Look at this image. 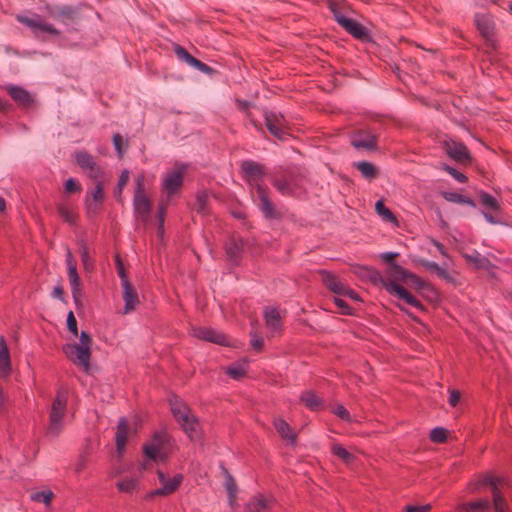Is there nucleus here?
Wrapping results in <instances>:
<instances>
[{
  "label": "nucleus",
  "mask_w": 512,
  "mask_h": 512,
  "mask_svg": "<svg viewBox=\"0 0 512 512\" xmlns=\"http://www.w3.org/2000/svg\"><path fill=\"white\" fill-rule=\"evenodd\" d=\"M241 168L252 187L254 201L262 214L266 218L276 217V211L269 199L267 188L261 184L264 175L263 167L254 161H244Z\"/></svg>",
  "instance_id": "nucleus-1"
},
{
  "label": "nucleus",
  "mask_w": 512,
  "mask_h": 512,
  "mask_svg": "<svg viewBox=\"0 0 512 512\" xmlns=\"http://www.w3.org/2000/svg\"><path fill=\"white\" fill-rule=\"evenodd\" d=\"M170 408L176 421L192 441L200 439V425L197 418L191 413L188 406L178 397L169 400Z\"/></svg>",
  "instance_id": "nucleus-2"
},
{
  "label": "nucleus",
  "mask_w": 512,
  "mask_h": 512,
  "mask_svg": "<svg viewBox=\"0 0 512 512\" xmlns=\"http://www.w3.org/2000/svg\"><path fill=\"white\" fill-rule=\"evenodd\" d=\"M68 397L69 392L66 388L58 389L49 411V423L46 431L49 437H57L64 428Z\"/></svg>",
  "instance_id": "nucleus-3"
},
{
  "label": "nucleus",
  "mask_w": 512,
  "mask_h": 512,
  "mask_svg": "<svg viewBox=\"0 0 512 512\" xmlns=\"http://www.w3.org/2000/svg\"><path fill=\"white\" fill-rule=\"evenodd\" d=\"M173 445V439L168 433L159 431L143 446V452L146 458L154 462H164L172 452Z\"/></svg>",
  "instance_id": "nucleus-4"
},
{
  "label": "nucleus",
  "mask_w": 512,
  "mask_h": 512,
  "mask_svg": "<svg viewBox=\"0 0 512 512\" xmlns=\"http://www.w3.org/2000/svg\"><path fill=\"white\" fill-rule=\"evenodd\" d=\"M328 7L335 17L337 23L348 33L358 39L367 37V29L357 21L344 14L345 4L338 0H329Z\"/></svg>",
  "instance_id": "nucleus-5"
},
{
  "label": "nucleus",
  "mask_w": 512,
  "mask_h": 512,
  "mask_svg": "<svg viewBox=\"0 0 512 512\" xmlns=\"http://www.w3.org/2000/svg\"><path fill=\"white\" fill-rule=\"evenodd\" d=\"M19 22L31 29L33 34L38 38H46L47 36H57L59 30L52 24L48 23L42 16L32 14L29 16H17Z\"/></svg>",
  "instance_id": "nucleus-6"
},
{
  "label": "nucleus",
  "mask_w": 512,
  "mask_h": 512,
  "mask_svg": "<svg viewBox=\"0 0 512 512\" xmlns=\"http://www.w3.org/2000/svg\"><path fill=\"white\" fill-rule=\"evenodd\" d=\"M474 21L480 35L486 40V46L496 51L498 49V42L493 16L489 13H477Z\"/></svg>",
  "instance_id": "nucleus-7"
},
{
  "label": "nucleus",
  "mask_w": 512,
  "mask_h": 512,
  "mask_svg": "<svg viewBox=\"0 0 512 512\" xmlns=\"http://www.w3.org/2000/svg\"><path fill=\"white\" fill-rule=\"evenodd\" d=\"M158 481L160 483V487L150 491L147 495V499H151L156 496H167L174 493L183 481V475L180 473L174 474L170 476L169 474L158 470L157 471Z\"/></svg>",
  "instance_id": "nucleus-8"
},
{
  "label": "nucleus",
  "mask_w": 512,
  "mask_h": 512,
  "mask_svg": "<svg viewBox=\"0 0 512 512\" xmlns=\"http://www.w3.org/2000/svg\"><path fill=\"white\" fill-rule=\"evenodd\" d=\"M385 281H393L397 284H399V282H403L405 284H411L417 288H420L423 285V282L419 277L410 273L397 263H391V265L387 266L386 278L381 279L383 286Z\"/></svg>",
  "instance_id": "nucleus-9"
},
{
  "label": "nucleus",
  "mask_w": 512,
  "mask_h": 512,
  "mask_svg": "<svg viewBox=\"0 0 512 512\" xmlns=\"http://www.w3.org/2000/svg\"><path fill=\"white\" fill-rule=\"evenodd\" d=\"M63 352L69 360L84 371L89 370L91 349L77 343H68L63 347Z\"/></svg>",
  "instance_id": "nucleus-10"
},
{
  "label": "nucleus",
  "mask_w": 512,
  "mask_h": 512,
  "mask_svg": "<svg viewBox=\"0 0 512 512\" xmlns=\"http://www.w3.org/2000/svg\"><path fill=\"white\" fill-rule=\"evenodd\" d=\"M264 119L268 131L276 139L285 140L289 136L287 120L283 115L273 111H266Z\"/></svg>",
  "instance_id": "nucleus-11"
},
{
  "label": "nucleus",
  "mask_w": 512,
  "mask_h": 512,
  "mask_svg": "<svg viewBox=\"0 0 512 512\" xmlns=\"http://www.w3.org/2000/svg\"><path fill=\"white\" fill-rule=\"evenodd\" d=\"M450 160H453L456 164H458L461 168L465 169L467 167H471L475 158L471 154L468 147L457 140L450 138Z\"/></svg>",
  "instance_id": "nucleus-12"
},
{
  "label": "nucleus",
  "mask_w": 512,
  "mask_h": 512,
  "mask_svg": "<svg viewBox=\"0 0 512 512\" xmlns=\"http://www.w3.org/2000/svg\"><path fill=\"white\" fill-rule=\"evenodd\" d=\"M186 170L185 165H180L175 170L170 171L162 181V189L166 193L167 198L178 192L183 183V176Z\"/></svg>",
  "instance_id": "nucleus-13"
},
{
  "label": "nucleus",
  "mask_w": 512,
  "mask_h": 512,
  "mask_svg": "<svg viewBox=\"0 0 512 512\" xmlns=\"http://www.w3.org/2000/svg\"><path fill=\"white\" fill-rule=\"evenodd\" d=\"M455 242L457 240L455 239ZM462 257L466 260V262L476 270H487L496 268V265L493 264L487 257L482 256L477 250L473 249L471 253H467L464 251L463 247L456 243L455 247Z\"/></svg>",
  "instance_id": "nucleus-14"
},
{
  "label": "nucleus",
  "mask_w": 512,
  "mask_h": 512,
  "mask_svg": "<svg viewBox=\"0 0 512 512\" xmlns=\"http://www.w3.org/2000/svg\"><path fill=\"white\" fill-rule=\"evenodd\" d=\"M141 180V178H138L137 181V189L134 195V211L137 218L146 221L150 215L151 202L144 193Z\"/></svg>",
  "instance_id": "nucleus-15"
},
{
  "label": "nucleus",
  "mask_w": 512,
  "mask_h": 512,
  "mask_svg": "<svg viewBox=\"0 0 512 512\" xmlns=\"http://www.w3.org/2000/svg\"><path fill=\"white\" fill-rule=\"evenodd\" d=\"M384 288L389 294L397 296L406 304L418 309L422 308L421 302L400 284L394 283L393 281H385Z\"/></svg>",
  "instance_id": "nucleus-16"
},
{
  "label": "nucleus",
  "mask_w": 512,
  "mask_h": 512,
  "mask_svg": "<svg viewBox=\"0 0 512 512\" xmlns=\"http://www.w3.org/2000/svg\"><path fill=\"white\" fill-rule=\"evenodd\" d=\"M66 265L68 271V279L71 285L72 296L75 301H77L78 297L81 294V283L80 277L77 273L76 262L74 257L70 251V249H66Z\"/></svg>",
  "instance_id": "nucleus-17"
},
{
  "label": "nucleus",
  "mask_w": 512,
  "mask_h": 512,
  "mask_svg": "<svg viewBox=\"0 0 512 512\" xmlns=\"http://www.w3.org/2000/svg\"><path fill=\"white\" fill-rule=\"evenodd\" d=\"M104 200V190L101 183H97L95 187L87 194L85 199L86 210L89 216L96 215Z\"/></svg>",
  "instance_id": "nucleus-18"
},
{
  "label": "nucleus",
  "mask_w": 512,
  "mask_h": 512,
  "mask_svg": "<svg viewBox=\"0 0 512 512\" xmlns=\"http://www.w3.org/2000/svg\"><path fill=\"white\" fill-rule=\"evenodd\" d=\"M273 185L282 195H297L300 189L298 179L291 174H286L276 178Z\"/></svg>",
  "instance_id": "nucleus-19"
},
{
  "label": "nucleus",
  "mask_w": 512,
  "mask_h": 512,
  "mask_svg": "<svg viewBox=\"0 0 512 512\" xmlns=\"http://www.w3.org/2000/svg\"><path fill=\"white\" fill-rule=\"evenodd\" d=\"M76 163L89 177L97 179L100 174V168L96 164L92 155L85 151H80L75 154Z\"/></svg>",
  "instance_id": "nucleus-20"
},
{
  "label": "nucleus",
  "mask_w": 512,
  "mask_h": 512,
  "mask_svg": "<svg viewBox=\"0 0 512 512\" xmlns=\"http://www.w3.org/2000/svg\"><path fill=\"white\" fill-rule=\"evenodd\" d=\"M191 333L194 337L212 342L215 344L227 345L228 342L223 334L208 327H193Z\"/></svg>",
  "instance_id": "nucleus-21"
},
{
  "label": "nucleus",
  "mask_w": 512,
  "mask_h": 512,
  "mask_svg": "<svg viewBox=\"0 0 512 512\" xmlns=\"http://www.w3.org/2000/svg\"><path fill=\"white\" fill-rule=\"evenodd\" d=\"M264 318L266 327L271 335H275L281 331L282 321L278 309L266 307L264 310Z\"/></svg>",
  "instance_id": "nucleus-22"
},
{
  "label": "nucleus",
  "mask_w": 512,
  "mask_h": 512,
  "mask_svg": "<svg viewBox=\"0 0 512 512\" xmlns=\"http://www.w3.org/2000/svg\"><path fill=\"white\" fill-rule=\"evenodd\" d=\"M123 288V300L124 309L123 314H129L132 312L139 303V297L136 289L131 285L130 282H125Z\"/></svg>",
  "instance_id": "nucleus-23"
},
{
  "label": "nucleus",
  "mask_w": 512,
  "mask_h": 512,
  "mask_svg": "<svg viewBox=\"0 0 512 512\" xmlns=\"http://www.w3.org/2000/svg\"><path fill=\"white\" fill-rule=\"evenodd\" d=\"M321 280L323 284L335 295L341 296L346 285L341 282L334 274L328 271L320 272Z\"/></svg>",
  "instance_id": "nucleus-24"
},
{
  "label": "nucleus",
  "mask_w": 512,
  "mask_h": 512,
  "mask_svg": "<svg viewBox=\"0 0 512 512\" xmlns=\"http://www.w3.org/2000/svg\"><path fill=\"white\" fill-rule=\"evenodd\" d=\"M11 373V361L8 346L5 338L0 337V377L8 378Z\"/></svg>",
  "instance_id": "nucleus-25"
},
{
  "label": "nucleus",
  "mask_w": 512,
  "mask_h": 512,
  "mask_svg": "<svg viewBox=\"0 0 512 512\" xmlns=\"http://www.w3.org/2000/svg\"><path fill=\"white\" fill-rule=\"evenodd\" d=\"M351 144L357 149L372 150L376 146V136L368 132H359L353 136Z\"/></svg>",
  "instance_id": "nucleus-26"
},
{
  "label": "nucleus",
  "mask_w": 512,
  "mask_h": 512,
  "mask_svg": "<svg viewBox=\"0 0 512 512\" xmlns=\"http://www.w3.org/2000/svg\"><path fill=\"white\" fill-rule=\"evenodd\" d=\"M128 430L129 428L126 419L120 418L116 432V448L119 455H121L125 449V445L128 438Z\"/></svg>",
  "instance_id": "nucleus-27"
},
{
  "label": "nucleus",
  "mask_w": 512,
  "mask_h": 512,
  "mask_svg": "<svg viewBox=\"0 0 512 512\" xmlns=\"http://www.w3.org/2000/svg\"><path fill=\"white\" fill-rule=\"evenodd\" d=\"M6 89L10 96L20 105L28 106L33 100L30 93L21 87L9 85Z\"/></svg>",
  "instance_id": "nucleus-28"
},
{
  "label": "nucleus",
  "mask_w": 512,
  "mask_h": 512,
  "mask_svg": "<svg viewBox=\"0 0 512 512\" xmlns=\"http://www.w3.org/2000/svg\"><path fill=\"white\" fill-rule=\"evenodd\" d=\"M274 427L283 439L288 441L290 444L295 442L296 434L284 419H276L274 421Z\"/></svg>",
  "instance_id": "nucleus-29"
},
{
  "label": "nucleus",
  "mask_w": 512,
  "mask_h": 512,
  "mask_svg": "<svg viewBox=\"0 0 512 512\" xmlns=\"http://www.w3.org/2000/svg\"><path fill=\"white\" fill-rule=\"evenodd\" d=\"M243 250V241L241 239L232 238L226 244V252L231 262L237 263L241 257Z\"/></svg>",
  "instance_id": "nucleus-30"
},
{
  "label": "nucleus",
  "mask_w": 512,
  "mask_h": 512,
  "mask_svg": "<svg viewBox=\"0 0 512 512\" xmlns=\"http://www.w3.org/2000/svg\"><path fill=\"white\" fill-rule=\"evenodd\" d=\"M301 402L311 410L317 411L323 407V401L313 391L307 390L301 394Z\"/></svg>",
  "instance_id": "nucleus-31"
},
{
  "label": "nucleus",
  "mask_w": 512,
  "mask_h": 512,
  "mask_svg": "<svg viewBox=\"0 0 512 512\" xmlns=\"http://www.w3.org/2000/svg\"><path fill=\"white\" fill-rule=\"evenodd\" d=\"M271 498H267L264 495H257L253 497L247 504V510L249 512H262L270 507Z\"/></svg>",
  "instance_id": "nucleus-32"
},
{
  "label": "nucleus",
  "mask_w": 512,
  "mask_h": 512,
  "mask_svg": "<svg viewBox=\"0 0 512 512\" xmlns=\"http://www.w3.org/2000/svg\"><path fill=\"white\" fill-rule=\"evenodd\" d=\"M331 452L333 455L342 460L346 465L353 464L356 459V456L353 454V452L347 450L338 443H333L331 445Z\"/></svg>",
  "instance_id": "nucleus-33"
},
{
  "label": "nucleus",
  "mask_w": 512,
  "mask_h": 512,
  "mask_svg": "<svg viewBox=\"0 0 512 512\" xmlns=\"http://www.w3.org/2000/svg\"><path fill=\"white\" fill-rule=\"evenodd\" d=\"M354 166L359 170L361 175L367 179L372 180L377 177L378 169L374 164L368 161H360L354 164Z\"/></svg>",
  "instance_id": "nucleus-34"
},
{
  "label": "nucleus",
  "mask_w": 512,
  "mask_h": 512,
  "mask_svg": "<svg viewBox=\"0 0 512 512\" xmlns=\"http://www.w3.org/2000/svg\"><path fill=\"white\" fill-rule=\"evenodd\" d=\"M479 201L481 205L488 211H494L498 212L500 210V205L497 201V199L485 191H480L479 194Z\"/></svg>",
  "instance_id": "nucleus-35"
},
{
  "label": "nucleus",
  "mask_w": 512,
  "mask_h": 512,
  "mask_svg": "<svg viewBox=\"0 0 512 512\" xmlns=\"http://www.w3.org/2000/svg\"><path fill=\"white\" fill-rule=\"evenodd\" d=\"M247 369H248V363L246 360H241V361H238L236 363H233L232 365H230L228 368H227V374L235 379V380H239L240 378H242L246 372H247Z\"/></svg>",
  "instance_id": "nucleus-36"
},
{
  "label": "nucleus",
  "mask_w": 512,
  "mask_h": 512,
  "mask_svg": "<svg viewBox=\"0 0 512 512\" xmlns=\"http://www.w3.org/2000/svg\"><path fill=\"white\" fill-rule=\"evenodd\" d=\"M463 508L467 512H486L491 509V503L488 499H479L464 504Z\"/></svg>",
  "instance_id": "nucleus-37"
},
{
  "label": "nucleus",
  "mask_w": 512,
  "mask_h": 512,
  "mask_svg": "<svg viewBox=\"0 0 512 512\" xmlns=\"http://www.w3.org/2000/svg\"><path fill=\"white\" fill-rule=\"evenodd\" d=\"M500 483V479L498 477L485 475L482 476L480 479H478L473 485L472 488L473 491L478 490L482 487L490 486L492 493H494V487H498V484Z\"/></svg>",
  "instance_id": "nucleus-38"
},
{
  "label": "nucleus",
  "mask_w": 512,
  "mask_h": 512,
  "mask_svg": "<svg viewBox=\"0 0 512 512\" xmlns=\"http://www.w3.org/2000/svg\"><path fill=\"white\" fill-rule=\"evenodd\" d=\"M225 488L228 493V503L231 508H234L235 498L237 494V487L234 482V479L230 474H226L225 478Z\"/></svg>",
  "instance_id": "nucleus-39"
},
{
  "label": "nucleus",
  "mask_w": 512,
  "mask_h": 512,
  "mask_svg": "<svg viewBox=\"0 0 512 512\" xmlns=\"http://www.w3.org/2000/svg\"><path fill=\"white\" fill-rule=\"evenodd\" d=\"M30 498L32 501L44 503L48 507L54 498V493L51 490H42L32 493Z\"/></svg>",
  "instance_id": "nucleus-40"
},
{
  "label": "nucleus",
  "mask_w": 512,
  "mask_h": 512,
  "mask_svg": "<svg viewBox=\"0 0 512 512\" xmlns=\"http://www.w3.org/2000/svg\"><path fill=\"white\" fill-rule=\"evenodd\" d=\"M416 262L423 266L428 271L437 274L438 276L446 277V271L444 268H441L436 262L426 260V259H417Z\"/></svg>",
  "instance_id": "nucleus-41"
},
{
  "label": "nucleus",
  "mask_w": 512,
  "mask_h": 512,
  "mask_svg": "<svg viewBox=\"0 0 512 512\" xmlns=\"http://www.w3.org/2000/svg\"><path fill=\"white\" fill-rule=\"evenodd\" d=\"M138 485V479L134 477H125L117 482L116 486L119 491L130 493L132 492Z\"/></svg>",
  "instance_id": "nucleus-42"
},
{
  "label": "nucleus",
  "mask_w": 512,
  "mask_h": 512,
  "mask_svg": "<svg viewBox=\"0 0 512 512\" xmlns=\"http://www.w3.org/2000/svg\"><path fill=\"white\" fill-rule=\"evenodd\" d=\"M80 255L84 269L88 272L92 271L94 268V262L89 255V250L86 243L83 241H81Z\"/></svg>",
  "instance_id": "nucleus-43"
},
{
  "label": "nucleus",
  "mask_w": 512,
  "mask_h": 512,
  "mask_svg": "<svg viewBox=\"0 0 512 512\" xmlns=\"http://www.w3.org/2000/svg\"><path fill=\"white\" fill-rule=\"evenodd\" d=\"M493 494V506L495 509V512H506L507 509V503L502 496L500 490L498 487H494V493Z\"/></svg>",
  "instance_id": "nucleus-44"
},
{
  "label": "nucleus",
  "mask_w": 512,
  "mask_h": 512,
  "mask_svg": "<svg viewBox=\"0 0 512 512\" xmlns=\"http://www.w3.org/2000/svg\"><path fill=\"white\" fill-rule=\"evenodd\" d=\"M376 212L386 221L395 222L396 219L393 213L383 204L382 201H377L375 204Z\"/></svg>",
  "instance_id": "nucleus-45"
},
{
  "label": "nucleus",
  "mask_w": 512,
  "mask_h": 512,
  "mask_svg": "<svg viewBox=\"0 0 512 512\" xmlns=\"http://www.w3.org/2000/svg\"><path fill=\"white\" fill-rule=\"evenodd\" d=\"M450 202L466 204L472 208L476 207V203L474 202L473 199L457 192H450Z\"/></svg>",
  "instance_id": "nucleus-46"
},
{
  "label": "nucleus",
  "mask_w": 512,
  "mask_h": 512,
  "mask_svg": "<svg viewBox=\"0 0 512 512\" xmlns=\"http://www.w3.org/2000/svg\"><path fill=\"white\" fill-rule=\"evenodd\" d=\"M430 439L435 443L445 442L447 439V430L443 427H436L430 432Z\"/></svg>",
  "instance_id": "nucleus-47"
},
{
  "label": "nucleus",
  "mask_w": 512,
  "mask_h": 512,
  "mask_svg": "<svg viewBox=\"0 0 512 512\" xmlns=\"http://www.w3.org/2000/svg\"><path fill=\"white\" fill-rule=\"evenodd\" d=\"M208 201V194L206 192H199L196 196L195 209L198 213L204 214L206 211Z\"/></svg>",
  "instance_id": "nucleus-48"
},
{
  "label": "nucleus",
  "mask_w": 512,
  "mask_h": 512,
  "mask_svg": "<svg viewBox=\"0 0 512 512\" xmlns=\"http://www.w3.org/2000/svg\"><path fill=\"white\" fill-rule=\"evenodd\" d=\"M175 54L176 56L183 62L187 63L188 65H192L194 60L196 58H194L192 55H190L183 47L181 46H176L175 47Z\"/></svg>",
  "instance_id": "nucleus-49"
},
{
  "label": "nucleus",
  "mask_w": 512,
  "mask_h": 512,
  "mask_svg": "<svg viewBox=\"0 0 512 512\" xmlns=\"http://www.w3.org/2000/svg\"><path fill=\"white\" fill-rule=\"evenodd\" d=\"M74 12L69 7H63L59 10L58 14L56 15V19L58 22L66 25L67 21L73 19Z\"/></svg>",
  "instance_id": "nucleus-50"
},
{
  "label": "nucleus",
  "mask_w": 512,
  "mask_h": 512,
  "mask_svg": "<svg viewBox=\"0 0 512 512\" xmlns=\"http://www.w3.org/2000/svg\"><path fill=\"white\" fill-rule=\"evenodd\" d=\"M165 212H166V204L161 202L160 205H159V209H158V235L159 237H162L163 236V233H164V216H165Z\"/></svg>",
  "instance_id": "nucleus-51"
},
{
  "label": "nucleus",
  "mask_w": 512,
  "mask_h": 512,
  "mask_svg": "<svg viewBox=\"0 0 512 512\" xmlns=\"http://www.w3.org/2000/svg\"><path fill=\"white\" fill-rule=\"evenodd\" d=\"M332 412L338 416L340 419L346 421V422H351L352 421V418H351V415L349 413V411L343 406V405H336Z\"/></svg>",
  "instance_id": "nucleus-52"
},
{
  "label": "nucleus",
  "mask_w": 512,
  "mask_h": 512,
  "mask_svg": "<svg viewBox=\"0 0 512 512\" xmlns=\"http://www.w3.org/2000/svg\"><path fill=\"white\" fill-rule=\"evenodd\" d=\"M343 296H335L334 302L337 305V307L340 309V312L345 315H349L352 313L351 308L348 306V304L345 302V300L342 299Z\"/></svg>",
  "instance_id": "nucleus-53"
},
{
  "label": "nucleus",
  "mask_w": 512,
  "mask_h": 512,
  "mask_svg": "<svg viewBox=\"0 0 512 512\" xmlns=\"http://www.w3.org/2000/svg\"><path fill=\"white\" fill-rule=\"evenodd\" d=\"M67 327L74 336H78L77 321L72 311L67 315Z\"/></svg>",
  "instance_id": "nucleus-54"
},
{
  "label": "nucleus",
  "mask_w": 512,
  "mask_h": 512,
  "mask_svg": "<svg viewBox=\"0 0 512 512\" xmlns=\"http://www.w3.org/2000/svg\"><path fill=\"white\" fill-rule=\"evenodd\" d=\"M450 176L455 179L459 183H466L468 181V177L458 169L450 166Z\"/></svg>",
  "instance_id": "nucleus-55"
},
{
  "label": "nucleus",
  "mask_w": 512,
  "mask_h": 512,
  "mask_svg": "<svg viewBox=\"0 0 512 512\" xmlns=\"http://www.w3.org/2000/svg\"><path fill=\"white\" fill-rule=\"evenodd\" d=\"M431 509L430 504L425 505H409L405 507L404 512H427Z\"/></svg>",
  "instance_id": "nucleus-56"
},
{
  "label": "nucleus",
  "mask_w": 512,
  "mask_h": 512,
  "mask_svg": "<svg viewBox=\"0 0 512 512\" xmlns=\"http://www.w3.org/2000/svg\"><path fill=\"white\" fill-rule=\"evenodd\" d=\"M60 216L68 223L72 224L75 221V215L72 211L67 208L61 207L59 208Z\"/></svg>",
  "instance_id": "nucleus-57"
},
{
  "label": "nucleus",
  "mask_w": 512,
  "mask_h": 512,
  "mask_svg": "<svg viewBox=\"0 0 512 512\" xmlns=\"http://www.w3.org/2000/svg\"><path fill=\"white\" fill-rule=\"evenodd\" d=\"M113 145L115 147V150L118 154L119 157H122L123 155V149H122V146H123V138L121 135L119 134H115L113 136Z\"/></svg>",
  "instance_id": "nucleus-58"
},
{
  "label": "nucleus",
  "mask_w": 512,
  "mask_h": 512,
  "mask_svg": "<svg viewBox=\"0 0 512 512\" xmlns=\"http://www.w3.org/2000/svg\"><path fill=\"white\" fill-rule=\"evenodd\" d=\"M191 66L205 74H209L212 72V68L210 66L199 61L198 59H195Z\"/></svg>",
  "instance_id": "nucleus-59"
},
{
  "label": "nucleus",
  "mask_w": 512,
  "mask_h": 512,
  "mask_svg": "<svg viewBox=\"0 0 512 512\" xmlns=\"http://www.w3.org/2000/svg\"><path fill=\"white\" fill-rule=\"evenodd\" d=\"M79 340H80V342L78 343L79 345H82L84 347L91 349L92 338L87 332L82 331L79 336Z\"/></svg>",
  "instance_id": "nucleus-60"
},
{
  "label": "nucleus",
  "mask_w": 512,
  "mask_h": 512,
  "mask_svg": "<svg viewBox=\"0 0 512 512\" xmlns=\"http://www.w3.org/2000/svg\"><path fill=\"white\" fill-rule=\"evenodd\" d=\"M65 190L74 193L80 190V186L74 179L70 178L65 182Z\"/></svg>",
  "instance_id": "nucleus-61"
},
{
  "label": "nucleus",
  "mask_w": 512,
  "mask_h": 512,
  "mask_svg": "<svg viewBox=\"0 0 512 512\" xmlns=\"http://www.w3.org/2000/svg\"><path fill=\"white\" fill-rule=\"evenodd\" d=\"M429 252L432 254L438 252L441 255L446 256V251H445L444 246L437 241H432L431 247L429 248Z\"/></svg>",
  "instance_id": "nucleus-62"
},
{
  "label": "nucleus",
  "mask_w": 512,
  "mask_h": 512,
  "mask_svg": "<svg viewBox=\"0 0 512 512\" xmlns=\"http://www.w3.org/2000/svg\"><path fill=\"white\" fill-rule=\"evenodd\" d=\"M461 393L458 390H450V407H456L460 403Z\"/></svg>",
  "instance_id": "nucleus-63"
},
{
  "label": "nucleus",
  "mask_w": 512,
  "mask_h": 512,
  "mask_svg": "<svg viewBox=\"0 0 512 512\" xmlns=\"http://www.w3.org/2000/svg\"><path fill=\"white\" fill-rule=\"evenodd\" d=\"M129 179V174L127 171L122 172L119 181H118V194L121 195L123 187L127 184Z\"/></svg>",
  "instance_id": "nucleus-64"
}]
</instances>
